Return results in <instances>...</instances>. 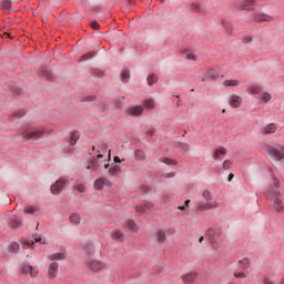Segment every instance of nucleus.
<instances>
[{
  "label": "nucleus",
  "instance_id": "3c124183",
  "mask_svg": "<svg viewBox=\"0 0 284 284\" xmlns=\"http://www.w3.org/2000/svg\"><path fill=\"white\" fill-rule=\"evenodd\" d=\"M113 161H114V163H121V158L114 156V158H113Z\"/></svg>",
  "mask_w": 284,
  "mask_h": 284
},
{
  "label": "nucleus",
  "instance_id": "680f3d73",
  "mask_svg": "<svg viewBox=\"0 0 284 284\" xmlns=\"http://www.w3.org/2000/svg\"><path fill=\"white\" fill-rule=\"evenodd\" d=\"M160 1V3H165V0H159Z\"/></svg>",
  "mask_w": 284,
  "mask_h": 284
},
{
  "label": "nucleus",
  "instance_id": "5701e85b",
  "mask_svg": "<svg viewBox=\"0 0 284 284\" xmlns=\"http://www.w3.org/2000/svg\"><path fill=\"white\" fill-rule=\"evenodd\" d=\"M105 185V179L104 178H99L94 181V187L97 190H101Z\"/></svg>",
  "mask_w": 284,
  "mask_h": 284
},
{
  "label": "nucleus",
  "instance_id": "e2e57ef3",
  "mask_svg": "<svg viewBox=\"0 0 284 284\" xmlns=\"http://www.w3.org/2000/svg\"><path fill=\"white\" fill-rule=\"evenodd\" d=\"M184 150H187V144H184Z\"/></svg>",
  "mask_w": 284,
  "mask_h": 284
},
{
  "label": "nucleus",
  "instance_id": "4d7b16f0",
  "mask_svg": "<svg viewBox=\"0 0 284 284\" xmlns=\"http://www.w3.org/2000/svg\"><path fill=\"white\" fill-rule=\"evenodd\" d=\"M189 205H190V200H186V201H185V205H184V206H186V207H187Z\"/></svg>",
  "mask_w": 284,
  "mask_h": 284
},
{
  "label": "nucleus",
  "instance_id": "aec40b11",
  "mask_svg": "<svg viewBox=\"0 0 284 284\" xmlns=\"http://www.w3.org/2000/svg\"><path fill=\"white\" fill-rule=\"evenodd\" d=\"M274 132H276V124L275 123H271V124L266 125L264 131H263L264 134H274Z\"/></svg>",
  "mask_w": 284,
  "mask_h": 284
},
{
  "label": "nucleus",
  "instance_id": "c756f323",
  "mask_svg": "<svg viewBox=\"0 0 284 284\" xmlns=\"http://www.w3.org/2000/svg\"><path fill=\"white\" fill-rule=\"evenodd\" d=\"M224 85L226 88H236V85H240V82L237 80H226L224 81Z\"/></svg>",
  "mask_w": 284,
  "mask_h": 284
},
{
  "label": "nucleus",
  "instance_id": "c85d7f7f",
  "mask_svg": "<svg viewBox=\"0 0 284 284\" xmlns=\"http://www.w3.org/2000/svg\"><path fill=\"white\" fill-rule=\"evenodd\" d=\"M183 57L187 59V61H196V55L190 51H184Z\"/></svg>",
  "mask_w": 284,
  "mask_h": 284
},
{
  "label": "nucleus",
  "instance_id": "6ab92c4d",
  "mask_svg": "<svg viewBox=\"0 0 284 284\" xmlns=\"http://www.w3.org/2000/svg\"><path fill=\"white\" fill-rule=\"evenodd\" d=\"M155 239L159 243H163V241H165L166 239V235H165V231L163 230H158L155 232Z\"/></svg>",
  "mask_w": 284,
  "mask_h": 284
},
{
  "label": "nucleus",
  "instance_id": "603ef678",
  "mask_svg": "<svg viewBox=\"0 0 284 284\" xmlns=\"http://www.w3.org/2000/svg\"><path fill=\"white\" fill-rule=\"evenodd\" d=\"M108 161H109V162L112 161V151H111V150H109Z\"/></svg>",
  "mask_w": 284,
  "mask_h": 284
},
{
  "label": "nucleus",
  "instance_id": "7ed1b4c3",
  "mask_svg": "<svg viewBox=\"0 0 284 284\" xmlns=\"http://www.w3.org/2000/svg\"><path fill=\"white\" fill-rule=\"evenodd\" d=\"M41 136H43V131L41 130L27 131L22 133V139H24V141H32V139H41Z\"/></svg>",
  "mask_w": 284,
  "mask_h": 284
},
{
  "label": "nucleus",
  "instance_id": "ea45409f",
  "mask_svg": "<svg viewBox=\"0 0 284 284\" xmlns=\"http://www.w3.org/2000/svg\"><path fill=\"white\" fill-rule=\"evenodd\" d=\"M230 165H232V162H230V160H226L223 162V169L224 170H230Z\"/></svg>",
  "mask_w": 284,
  "mask_h": 284
},
{
  "label": "nucleus",
  "instance_id": "bf43d9fd",
  "mask_svg": "<svg viewBox=\"0 0 284 284\" xmlns=\"http://www.w3.org/2000/svg\"><path fill=\"white\" fill-rule=\"evenodd\" d=\"M203 241H204V239H203V236H201V237L199 239V242H200V243H203Z\"/></svg>",
  "mask_w": 284,
  "mask_h": 284
},
{
  "label": "nucleus",
  "instance_id": "2eb2a0df",
  "mask_svg": "<svg viewBox=\"0 0 284 284\" xmlns=\"http://www.w3.org/2000/svg\"><path fill=\"white\" fill-rule=\"evenodd\" d=\"M256 1L254 0H245L240 4L241 10H252V6H255Z\"/></svg>",
  "mask_w": 284,
  "mask_h": 284
},
{
  "label": "nucleus",
  "instance_id": "412c9836",
  "mask_svg": "<svg viewBox=\"0 0 284 284\" xmlns=\"http://www.w3.org/2000/svg\"><path fill=\"white\" fill-rule=\"evenodd\" d=\"M260 101H262V103H270V101H272V94L262 92L260 95Z\"/></svg>",
  "mask_w": 284,
  "mask_h": 284
},
{
  "label": "nucleus",
  "instance_id": "f8f14e48",
  "mask_svg": "<svg viewBox=\"0 0 284 284\" xmlns=\"http://www.w3.org/2000/svg\"><path fill=\"white\" fill-rule=\"evenodd\" d=\"M111 239H113V241H125V235L123 234V232L119 231V230H114L111 233Z\"/></svg>",
  "mask_w": 284,
  "mask_h": 284
},
{
  "label": "nucleus",
  "instance_id": "72a5a7b5",
  "mask_svg": "<svg viewBox=\"0 0 284 284\" xmlns=\"http://www.w3.org/2000/svg\"><path fill=\"white\" fill-rule=\"evenodd\" d=\"M105 152H108V145L102 144L101 150H98V155L97 159H103V154H105Z\"/></svg>",
  "mask_w": 284,
  "mask_h": 284
},
{
  "label": "nucleus",
  "instance_id": "ddd939ff",
  "mask_svg": "<svg viewBox=\"0 0 284 284\" xmlns=\"http://www.w3.org/2000/svg\"><path fill=\"white\" fill-rule=\"evenodd\" d=\"M89 268L92 272H99L100 270H103V263L99 261L89 262Z\"/></svg>",
  "mask_w": 284,
  "mask_h": 284
},
{
  "label": "nucleus",
  "instance_id": "774afa93",
  "mask_svg": "<svg viewBox=\"0 0 284 284\" xmlns=\"http://www.w3.org/2000/svg\"><path fill=\"white\" fill-rule=\"evenodd\" d=\"M92 150H95V148H94V146H92Z\"/></svg>",
  "mask_w": 284,
  "mask_h": 284
},
{
  "label": "nucleus",
  "instance_id": "cd10ccee",
  "mask_svg": "<svg viewBox=\"0 0 284 284\" xmlns=\"http://www.w3.org/2000/svg\"><path fill=\"white\" fill-rule=\"evenodd\" d=\"M94 57H97V53H94V51H91L89 53H85L83 54L81 58H80V61H88L90 59H94Z\"/></svg>",
  "mask_w": 284,
  "mask_h": 284
},
{
  "label": "nucleus",
  "instance_id": "f03ea898",
  "mask_svg": "<svg viewBox=\"0 0 284 284\" xmlns=\"http://www.w3.org/2000/svg\"><path fill=\"white\" fill-rule=\"evenodd\" d=\"M273 201V207L275 210V212H278L281 214V212H284V199H283V193L277 192L273 195L272 197Z\"/></svg>",
  "mask_w": 284,
  "mask_h": 284
},
{
  "label": "nucleus",
  "instance_id": "c03bdc74",
  "mask_svg": "<svg viewBox=\"0 0 284 284\" xmlns=\"http://www.w3.org/2000/svg\"><path fill=\"white\" fill-rule=\"evenodd\" d=\"M91 28H92L93 30H99V22H98V21H92V22H91Z\"/></svg>",
  "mask_w": 284,
  "mask_h": 284
},
{
  "label": "nucleus",
  "instance_id": "20e7f679",
  "mask_svg": "<svg viewBox=\"0 0 284 284\" xmlns=\"http://www.w3.org/2000/svg\"><path fill=\"white\" fill-rule=\"evenodd\" d=\"M143 110H145V108H143V105H135V106H131L126 110V113L130 116H141L143 114Z\"/></svg>",
  "mask_w": 284,
  "mask_h": 284
},
{
  "label": "nucleus",
  "instance_id": "a878e982",
  "mask_svg": "<svg viewBox=\"0 0 284 284\" xmlns=\"http://www.w3.org/2000/svg\"><path fill=\"white\" fill-rule=\"evenodd\" d=\"M119 172H121V166H119V165H114L111 169H109L110 176H118Z\"/></svg>",
  "mask_w": 284,
  "mask_h": 284
},
{
  "label": "nucleus",
  "instance_id": "69168bd1",
  "mask_svg": "<svg viewBox=\"0 0 284 284\" xmlns=\"http://www.w3.org/2000/svg\"><path fill=\"white\" fill-rule=\"evenodd\" d=\"M4 34H7V37H10V34H8V33H4Z\"/></svg>",
  "mask_w": 284,
  "mask_h": 284
},
{
  "label": "nucleus",
  "instance_id": "c9c22d12",
  "mask_svg": "<svg viewBox=\"0 0 284 284\" xmlns=\"http://www.w3.org/2000/svg\"><path fill=\"white\" fill-rule=\"evenodd\" d=\"M144 105H145V108H148L149 110H152V108H154V100H145V101H144Z\"/></svg>",
  "mask_w": 284,
  "mask_h": 284
},
{
  "label": "nucleus",
  "instance_id": "393cba45",
  "mask_svg": "<svg viewBox=\"0 0 284 284\" xmlns=\"http://www.w3.org/2000/svg\"><path fill=\"white\" fill-rule=\"evenodd\" d=\"M2 10H4V12H11L12 9V2L10 0H4L2 2Z\"/></svg>",
  "mask_w": 284,
  "mask_h": 284
},
{
  "label": "nucleus",
  "instance_id": "9d476101",
  "mask_svg": "<svg viewBox=\"0 0 284 284\" xmlns=\"http://www.w3.org/2000/svg\"><path fill=\"white\" fill-rule=\"evenodd\" d=\"M243 103V98L239 95H231L229 99V104L231 108H241V104Z\"/></svg>",
  "mask_w": 284,
  "mask_h": 284
},
{
  "label": "nucleus",
  "instance_id": "a18cd8bd",
  "mask_svg": "<svg viewBox=\"0 0 284 284\" xmlns=\"http://www.w3.org/2000/svg\"><path fill=\"white\" fill-rule=\"evenodd\" d=\"M11 250L12 252H19V244L18 243L11 244Z\"/></svg>",
  "mask_w": 284,
  "mask_h": 284
},
{
  "label": "nucleus",
  "instance_id": "338daca9",
  "mask_svg": "<svg viewBox=\"0 0 284 284\" xmlns=\"http://www.w3.org/2000/svg\"><path fill=\"white\" fill-rule=\"evenodd\" d=\"M87 170H90V166H87Z\"/></svg>",
  "mask_w": 284,
  "mask_h": 284
},
{
  "label": "nucleus",
  "instance_id": "b1692460",
  "mask_svg": "<svg viewBox=\"0 0 284 284\" xmlns=\"http://www.w3.org/2000/svg\"><path fill=\"white\" fill-rule=\"evenodd\" d=\"M134 158L136 159V161H145V152H143L142 150H135Z\"/></svg>",
  "mask_w": 284,
  "mask_h": 284
},
{
  "label": "nucleus",
  "instance_id": "6e6552de",
  "mask_svg": "<svg viewBox=\"0 0 284 284\" xmlns=\"http://www.w3.org/2000/svg\"><path fill=\"white\" fill-rule=\"evenodd\" d=\"M22 274H29V276H31V278H34V276H37V274H39V272L37 271V268L30 264H26L22 266Z\"/></svg>",
  "mask_w": 284,
  "mask_h": 284
},
{
  "label": "nucleus",
  "instance_id": "864d4df0",
  "mask_svg": "<svg viewBox=\"0 0 284 284\" xmlns=\"http://www.w3.org/2000/svg\"><path fill=\"white\" fill-rule=\"evenodd\" d=\"M146 134H148L149 136H153V135H154V131H148Z\"/></svg>",
  "mask_w": 284,
  "mask_h": 284
},
{
  "label": "nucleus",
  "instance_id": "4468645a",
  "mask_svg": "<svg viewBox=\"0 0 284 284\" xmlns=\"http://www.w3.org/2000/svg\"><path fill=\"white\" fill-rule=\"evenodd\" d=\"M254 21H272V16L265 14V13H257L254 16Z\"/></svg>",
  "mask_w": 284,
  "mask_h": 284
},
{
  "label": "nucleus",
  "instance_id": "8fccbe9b",
  "mask_svg": "<svg viewBox=\"0 0 284 284\" xmlns=\"http://www.w3.org/2000/svg\"><path fill=\"white\" fill-rule=\"evenodd\" d=\"M252 37L251 36H248V37H245L244 38V43H252Z\"/></svg>",
  "mask_w": 284,
  "mask_h": 284
},
{
  "label": "nucleus",
  "instance_id": "f257e3e1",
  "mask_svg": "<svg viewBox=\"0 0 284 284\" xmlns=\"http://www.w3.org/2000/svg\"><path fill=\"white\" fill-rule=\"evenodd\" d=\"M202 199H204L205 202L199 203V212H207V210H216L221 207V203H219V201H214V194H212V192H210L209 190L202 192Z\"/></svg>",
  "mask_w": 284,
  "mask_h": 284
},
{
  "label": "nucleus",
  "instance_id": "13d9d810",
  "mask_svg": "<svg viewBox=\"0 0 284 284\" xmlns=\"http://www.w3.org/2000/svg\"><path fill=\"white\" fill-rule=\"evenodd\" d=\"M185 207H186L185 205L179 206V210H182V211H183V210H185Z\"/></svg>",
  "mask_w": 284,
  "mask_h": 284
},
{
  "label": "nucleus",
  "instance_id": "2f4dec72",
  "mask_svg": "<svg viewBox=\"0 0 284 284\" xmlns=\"http://www.w3.org/2000/svg\"><path fill=\"white\" fill-rule=\"evenodd\" d=\"M121 79H122L123 83H128V81L130 80V71H128V70L122 71Z\"/></svg>",
  "mask_w": 284,
  "mask_h": 284
},
{
  "label": "nucleus",
  "instance_id": "f3484780",
  "mask_svg": "<svg viewBox=\"0 0 284 284\" xmlns=\"http://www.w3.org/2000/svg\"><path fill=\"white\" fill-rule=\"evenodd\" d=\"M250 265H251L250 258L244 257V258L239 261L240 270H248Z\"/></svg>",
  "mask_w": 284,
  "mask_h": 284
},
{
  "label": "nucleus",
  "instance_id": "a211bd4d",
  "mask_svg": "<svg viewBox=\"0 0 284 284\" xmlns=\"http://www.w3.org/2000/svg\"><path fill=\"white\" fill-rule=\"evenodd\" d=\"M226 150L225 148H220L217 150H215L214 154H213V159H215V161H219L220 156H225L226 154Z\"/></svg>",
  "mask_w": 284,
  "mask_h": 284
},
{
  "label": "nucleus",
  "instance_id": "423d86ee",
  "mask_svg": "<svg viewBox=\"0 0 284 284\" xmlns=\"http://www.w3.org/2000/svg\"><path fill=\"white\" fill-rule=\"evenodd\" d=\"M57 274H59V264L52 262L48 267L47 275L49 278H57Z\"/></svg>",
  "mask_w": 284,
  "mask_h": 284
},
{
  "label": "nucleus",
  "instance_id": "09e8293b",
  "mask_svg": "<svg viewBox=\"0 0 284 284\" xmlns=\"http://www.w3.org/2000/svg\"><path fill=\"white\" fill-rule=\"evenodd\" d=\"M234 276L235 278H245V273H235Z\"/></svg>",
  "mask_w": 284,
  "mask_h": 284
},
{
  "label": "nucleus",
  "instance_id": "dca6fc26",
  "mask_svg": "<svg viewBox=\"0 0 284 284\" xmlns=\"http://www.w3.org/2000/svg\"><path fill=\"white\" fill-rule=\"evenodd\" d=\"M124 227H128V230H131L132 232H139V226H136L134 220H128L124 224Z\"/></svg>",
  "mask_w": 284,
  "mask_h": 284
},
{
  "label": "nucleus",
  "instance_id": "6e6d98bb",
  "mask_svg": "<svg viewBox=\"0 0 284 284\" xmlns=\"http://www.w3.org/2000/svg\"><path fill=\"white\" fill-rule=\"evenodd\" d=\"M222 26L223 28H226L227 30H230V28H227V22H223Z\"/></svg>",
  "mask_w": 284,
  "mask_h": 284
},
{
  "label": "nucleus",
  "instance_id": "4c0bfd02",
  "mask_svg": "<svg viewBox=\"0 0 284 284\" xmlns=\"http://www.w3.org/2000/svg\"><path fill=\"white\" fill-rule=\"evenodd\" d=\"M11 227H13V230H17L18 227H21V221L13 220L12 223H11Z\"/></svg>",
  "mask_w": 284,
  "mask_h": 284
},
{
  "label": "nucleus",
  "instance_id": "58836bf2",
  "mask_svg": "<svg viewBox=\"0 0 284 284\" xmlns=\"http://www.w3.org/2000/svg\"><path fill=\"white\" fill-rule=\"evenodd\" d=\"M209 77H210V79H216V77H219V72H216L214 70H210L209 71Z\"/></svg>",
  "mask_w": 284,
  "mask_h": 284
},
{
  "label": "nucleus",
  "instance_id": "0e129e2a",
  "mask_svg": "<svg viewBox=\"0 0 284 284\" xmlns=\"http://www.w3.org/2000/svg\"><path fill=\"white\" fill-rule=\"evenodd\" d=\"M222 113L225 114V109L222 110Z\"/></svg>",
  "mask_w": 284,
  "mask_h": 284
},
{
  "label": "nucleus",
  "instance_id": "0eeeda50",
  "mask_svg": "<svg viewBox=\"0 0 284 284\" xmlns=\"http://www.w3.org/2000/svg\"><path fill=\"white\" fill-rule=\"evenodd\" d=\"M271 153L276 159V161H283V159H284V148L283 146L272 148Z\"/></svg>",
  "mask_w": 284,
  "mask_h": 284
},
{
  "label": "nucleus",
  "instance_id": "bb28decb",
  "mask_svg": "<svg viewBox=\"0 0 284 284\" xmlns=\"http://www.w3.org/2000/svg\"><path fill=\"white\" fill-rule=\"evenodd\" d=\"M196 278V275L194 273H189L182 277V281L184 283H192Z\"/></svg>",
  "mask_w": 284,
  "mask_h": 284
},
{
  "label": "nucleus",
  "instance_id": "a19ab883",
  "mask_svg": "<svg viewBox=\"0 0 284 284\" xmlns=\"http://www.w3.org/2000/svg\"><path fill=\"white\" fill-rule=\"evenodd\" d=\"M75 190H78V192H85V185L84 184H78L75 186Z\"/></svg>",
  "mask_w": 284,
  "mask_h": 284
},
{
  "label": "nucleus",
  "instance_id": "49530a36",
  "mask_svg": "<svg viewBox=\"0 0 284 284\" xmlns=\"http://www.w3.org/2000/svg\"><path fill=\"white\" fill-rule=\"evenodd\" d=\"M248 92L250 94H258L260 90L258 88H251Z\"/></svg>",
  "mask_w": 284,
  "mask_h": 284
},
{
  "label": "nucleus",
  "instance_id": "9b49d317",
  "mask_svg": "<svg viewBox=\"0 0 284 284\" xmlns=\"http://www.w3.org/2000/svg\"><path fill=\"white\" fill-rule=\"evenodd\" d=\"M152 207H154V203L152 202H148L146 204L136 206V212H139L140 214H144V212H148V210H152Z\"/></svg>",
  "mask_w": 284,
  "mask_h": 284
},
{
  "label": "nucleus",
  "instance_id": "39448f33",
  "mask_svg": "<svg viewBox=\"0 0 284 284\" xmlns=\"http://www.w3.org/2000/svg\"><path fill=\"white\" fill-rule=\"evenodd\" d=\"M63 187H65V179H60L55 181L54 184L51 185V192L52 194H59V192H61Z\"/></svg>",
  "mask_w": 284,
  "mask_h": 284
},
{
  "label": "nucleus",
  "instance_id": "e433bc0d",
  "mask_svg": "<svg viewBox=\"0 0 284 284\" xmlns=\"http://www.w3.org/2000/svg\"><path fill=\"white\" fill-rule=\"evenodd\" d=\"M24 212L26 214H34V212H37V209H34L33 206H26Z\"/></svg>",
  "mask_w": 284,
  "mask_h": 284
},
{
  "label": "nucleus",
  "instance_id": "37998d69",
  "mask_svg": "<svg viewBox=\"0 0 284 284\" xmlns=\"http://www.w3.org/2000/svg\"><path fill=\"white\" fill-rule=\"evenodd\" d=\"M161 162H162V163H165V165H172V164H174V162H173L172 160H170V159H163V160H161Z\"/></svg>",
  "mask_w": 284,
  "mask_h": 284
},
{
  "label": "nucleus",
  "instance_id": "f704fd0d",
  "mask_svg": "<svg viewBox=\"0 0 284 284\" xmlns=\"http://www.w3.org/2000/svg\"><path fill=\"white\" fill-rule=\"evenodd\" d=\"M77 141H79V133L74 132L71 134V138H70L71 145H77Z\"/></svg>",
  "mask_w": 284,
  "mask_h": 284
},
{
  "label": "nucleus",
  "instance_id": "4be33fe9",
  "mask_svg": "<svg viewBox=\"0 0 284 284\" xmlns=\"http://www.w3.org/2000/svg\"><path fill=\"white\" fill-rule=\"evenodd\" d=\"M65 255L63 253H53L49 256V261H63Z\"/></svg>",
  "mask_w": 284,
  "mask_h": 284
},
{
  "label": "nucleus",
  "instance_id": "7c9ffc66",
  "mask_svg": "<svg viewBox=\"0 0 284 284\" xmlns=\"http://www.w3.org/2000/svg\"><path fill=\"white\" fill-rule=\"evenodd\" d=\"M70 222L73 223L74 225H79V223H81V215L72 214L70 216Z\"/></svg>",
  "mask_w": 284,
  "mask_h": 284
},
{
  "label": "nucleus",
  "instance_id": "de8ad7c7",
  "mask_svg": "<svg viewBox=\"0 0 284 284\" xmlns=\"http://www.w3.org/2000/svg\"><path fill=\"white\" fill-rule=\"evenodd\" d=\"M273 185H274V187H280L281 186V182L276 178H274L273 179Z\"/></svg>",
  "mask_w": 284,
  "mask_h": 284
},
{
  "label": "nucleus",
  "instance_id": "473e14b6",
  "mask_svg": "<svg viewBox=\"0 0 284 284\" xmlns=\"http://www.w3.org/2000/svg\"><path fill=\"white\" fill-rule=\"evenodd\" d=\"M148 81V85H154V83H156V81H159V78H156V75L151 74L146 78Z\"/></svg>",
  "mask_w": 284,
  "mask_h": 284
},
{
  "label": "nucleus",
  "instance_id": "5fc2aeb1",
  "mask_svg": "<svg viewBox=\"0 0 284 284\" xmlns=\"http://www.w3.org/2000/svg\"><path fill=\"white\" fill-rule=\"evenodd\" d=\"M232 179H234V174H229L227 181H232Z\"/></svg>",
  "mask_w": 284,
  "mask_h": 284
},
{
  "label": "nucleus",
  "instance_id": "052dcab7",
  "mask_svg": "<svg viewBox=\"0 0 284 284\" xmlns=\"http://www.w3.org/2000/svg\"><path fill=\"white\" fill-rule=\"evenodd\" d=\"M110 168V164H104V170H108Z\"/></svg>",
  "mask_w": 284,
  "mask_h": 284
},
{
  "label": "nucleus",
  "instance_id": "79ce46f5",
  "mask_svg": "<svg viewBox=\"0 0 284 284\" xmlns=\"http://www.w3.org/2000/svg\"><path fill=\"white\" fill-rule=\"evenodd\" d=\"M91 165H92L93 170H97L99 168V161H97V159H93L91 161Z\"/></svg>",
  "mask_w": 284,
  "mask_h": 284
},
{
  "label": "nucleus",
  "instance_id": "1a4fd4ad",
  "mask_svg": "<svg viewBox=\"0 0 284 284\" xmlns=\"http://www.w3.org/2000/svg\"><path fill=\"white\" fill-rule=\"evenodd\" d=\"M34 243H41V245H47L48 244V240L45 239H42L40 236H36L33 237L31 241H27L24 244H23V247H32V245H34Z\"/></svg>",
  "mask_w": 284,
  "mask_h": 284
}]
</instances>
